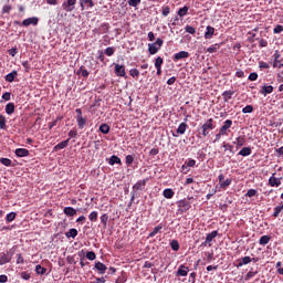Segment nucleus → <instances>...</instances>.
<instances>
[{"label": "nucleus", "mask_w": 283, "mask_h": 283, "mask_svg": "<svg viewBox=\"0 0 283 283\" xmlns=\"http://www.w3.org/2000/svg\"><path fill=\"white\" fill-rule=\"evenodd\" d=\"M163 43H165V41H163V39H160V38H158L156 40V42L149 43L148 44L149 54H151V55L158 54V51L163 48Z\"/></svg>", "instance_id": "1"}, {"label": "nucleus", "mask_w": 283, "mask_h": 283, "mask_svg": "<svg viewBox=\"0 0 283 283\" xmlns=\"http://www.w3.org/2000/svg\"><path fill=\"white\" fill-rule=\"evenodd\" d=\"M213 118L208 119L202 126H201V130H202V136H209V132H211V129H213Z\"/></svg>", "instance_id": "2"}, {"label": "nucleus", "mask_w": 283, "mask_h": 283, "mask_svg": "<svg viewBox=\"0 0 283 283\" xmlns=\"http://www.w3.org/2000/svg\"><path fill=\"white\" fill-rule=\"evenodd\" d=\"M187 127H188L187 122H182L178 126L176 133H172L174 138H178V136H182L187 132Z\"/></svg>", "instance_id": "3"}, {"label": "nucleus", "mask_w": 283, "mask_h": 283, "mask_svg": "<svg viewBox=\"0 0 283 283\" xmlns=\"http://www.w3.org/2000/svg\"><path fill=\"white\" fill-rule=\"evenodd\" d=\"M75 6L76 0H67L62 3V8L65 10V12H73Z\"/></svg>", "instance_id": "4"}, {"label": "nucleus", "mask_w": 283, "mask_h": 283, "mask_svg": "<svg viewBox=\"0 0 283 283\" xmlns=\"http://www.w3.org/2000/svg\"><path fill=\"white\" fill-rule=\"evenodd\" d=\"M21 25L28 28V25H39V18L32 17L22 21Z\"/></svg>", "instance_id": "5"}, {"label": "nucleus", "mask_w": 283, "mask_h": 283, "mask_svg": "<svg viewBox=\"0 0 283 283\" xmlns=\"http://www.w3.org/2000/svg\"><path fill=\"white\" fill-rule=\"evenodd\" d=\"M231 125H233V122L231 119H227L219 132H221L223 136H227V134H229V129H231Z\"/></svg>", "instance_id": "6"}, {"label": "nucleus", "mask_w": 283, "mask_h": 283, "mask_svg": "<svg viewBox=\"0 0 283 283\" xmlns=\"http://www.w3.org/2000/svg\"><path fill=\"white\" fill-rule=\"evenodd\" d=\"M182 59H189V52L180 51V52L176 53L172 57V61H175V62L182 61Z\"/></svg>", "instance_id": "7"}, {"label": "nucleus", "mask_w": 283, "mask_h": 283, "mask_svg": "<svg viewBox=\"0 0 283 283\" xmlns=\"http://www.w3.org/2000/svg\"><path fill=\"white\" fill-rule=\"evenodd\" d=\"M115 74L116 76L125 77L127 73L125 72V65L115 64Z\"/></svg>", "instance_id": "8"}, {"label": "nucleus", "mask_w": 283, "mask_h": 283, "mask_svg": "<svg viewBox=\"0 0 283 283\" xmlns=\"http://www.w3.org/2000/svg\"><path fill=\"white\" fill-rule=\"evenodd\" d=\"M218 238V230H214L206 235L205 244H211Z\"/></svg>", "instance_id": "9"}, {"label": "nucleus", "mask_w": 283, "mask_h": 283, "mask_svg": "<svg viewBox=\"0 0 283 283\" xmlns=\"http://www.w3.org/2000/svg\"><path fill=\"white\" fill-rule=\"evenodd\" d=\"M270 187H280L282 185V181L280 178L275 177V174H273L269 179Z\"/></svg>", "instance_id": "10"}, {"label": "nucleus", "mask_w": 283, "mask_h": 283, "mask_svg": "<svg viewBox=\"0 0 283 283\" xmlns=\"http://www.w3.org/2000/svg\"><path fill=\"white\" fill-rule=\"evenodd\" d=\"M95 269L96 271H98L99 275H105V273L107 272V265L101 262L95 263Z\"/></svg>", "instance_id": "11"}, {"label": "nucleus", "mask_w": 283, "mask_h": 283, "mask_svg": "<svg viewBox=\"0 0 283 283\" xmlns=\"http://www.w3.org/2000/svg\"><path fill=\"white\" fill-rule=\"evenodd\" d=\"M252 259L251 256H243L239 260L238 264H237V269H240L247 264H251Z\"/></svg>", "instance_id": "12"}, {"label": "nucleus", "mask_w": 283, "mask_h": 283, "mask_svg": "<svg viewBox=\"0 0 283 283\" xmlns=\"http://www.w3.org/2000/svg\"><path fill=\"white\" fill-rule=\"evenodd\" d=\"M15 156H18V158H25V156H30V150L25 148H18L15 149Z\"/></svg>", "instance_id": "13"}, {"label": "nucleus", "mask_w": 283, "mask_h": 283, "mask_svg": "<svg viewBox=\"0 0 283 283\" xmlns=\"http://www.w3.org/2000/svg\"><path fill=\"white\" fill-rule=\"evenodd\" d=\"M213 34H216V28L208 25L206 28V32H205V39H212Z\"/></svg>", "instance_id": "14"}, {"label": "nucleus", "mask_w": 283, "mask_h": 283, "mask_svg": "<svg viewBox=\"0 0 283 283\" xmlns=\"http://www.w3.org/2000/svg\"><path fill=\"white\" fill-rule=\"evenodd\" d=\"M260 94H263V96H266L268 94H273V86L272 85H263L261 87Z\"/></svg>", "instance_id": "15"}, {"label": "nucleus", "mask_w": 283, "mask_h": 283, "mask_svg": "<svg viewBox=\"0 0 283 283\" xmlns=\"http://www.w3.org/2000/svg\"><path fill=\"white\" fill-rule=\"evenodd\" d=\"M64 214L67 216L69 218H74L76 216V209L72 207H65L63 210Z\"/></svg>", "instance_id": "16"}, {"label": "nucleus", "mask_w": 283, "mask_h": 283, "mask_svg": "<svg viewBox=\"0 0 283 283\" xmlns=\"http://www.w3.org/2000/svg\"><path fill=\"white\" fill-rule=\"evenodd\" d=\"M67 145H70V139H65L61 143H59L57 145L54 146V151H59L61 149H65V147H67Z\"/></svg>", "instance_id": "17"}, {"label": "nucleus", "mask_w": 283, "mask_h": 283, "mask_svg": "<svg viewBox=\"0 0 283 283\" xmlns=\"http://www.w3.org/2000/svg\"><path fill=\"white\" fill-rule=\"evenodd\" d=\"M188 271H189V268H186L185 265H180L177 271V275H179L180 277H187Z\"/></svg>", "instance_id": "18"}, {"label": "nucleus", "mask_w": 283, "mask_h": 283, "mask_svg": "<svg viewBox=\"0 0 283 283\" xmlns=\"http://www.w3.org/2000/svg\"><path fill=\"white\" fill-rule=\"evenodd\" d=\"M145 185H147V179L139 180V181H137V182L133 186V189H136L137 191H140V190L145 189Z\"/></svg>", "instance_id": "19"}, {"label": "nucleus", "mask_w": 283, "mask_h": 283, "mask_svg": "<svg viewBox=\"0 0 283 283\" xmlns=\"http://www.w3.org/2000/svg\"><path fill=\"white\" fill-rule=\"evenodd\" d=\"M17 76H19V73L17 71H12L11 73L6 75L4 80L7 81V83H13Z\"/></svg>", "instance_id": "20"}, {"label": "nucleus", "mask_w": 283, "mask_h": 283, "mask_svg": "<svg viewBox=\"0 0 283 283\" xmlns=\"http://www.w3.org/2000/svg\"><path fill=\"white\" fill-rule=\"evenodd\" d=\"M77 127L80 129H84L85 125L87 124V119L85 117H76Z\"/></svg>", "instance_id": "21"}, {"label": "nucleus", "mask_w": 283, "mask_h": 283, "mask_svg": "<svg viewBox=\"0 0 283 283\" xmlns=\"http://www.w3.org/2000/svg\"><path fill=\"white\" fill-rule=\"evenodd\" d=\"M6 114H8V116H11V114H14V103H8L6 105Z\"/></svg>", "instance_id": "22"}, {"label": "nucleus", "mask_w": 283, "mask_h": 283, "mask_svg": "<svg viewBox=\"0 0 283 283\" xmlns=\"http://www.w3.org/2000/svg\"><path fill=\"white\" fill-rule=\"evenodd\" d=\"M238 156H251V147H243L239 153Z\"/></svg>", "instance_id": "23"}, {"label": "nucleus", "mask_w": 283, "mask_h": 283, "mask_svg": "<svg viewBox=\"0 0 283 283\" xmlns=\"http://www.w3.org/2000/svg\"><path fill=\"white\" fill-rule=\"evenodd\" d=\"M163 196L164 198L171 200V198H174V190L171 188H167L164 190Z\"/></svg>", "instance_id": "24"}, {"label": "nucleus", "mask_w": 283, "mask_h": 283, "mask_svg": "<svg viewBox=\"0 0 283 283\" xmlns=\"http://www.w3.org/2000/svg\"><path fill=\"white\" fill-rule=\"evenodd\" d=\"M78 235V230L72 228L67 232H65L66 238H76Z\"/></svg>", "instance_id": "25"}, {"label": "nucleus", "mask_w": 283, "mask_h": 283, "mask_svg": "<svg viewBox=\"0 0 283 283\" xmlns=\"http://www.w3.org/2000/svg\"><path fill=\"white\" fill-rule=\"evenodd\" d=\"M269 242H271V237L269 235H262L259 240V244H261L262 247L269 244Z\"/></svg>", "instance_id": "26"}, {"label": "nucleus", "mask_w": 283, "mask_h": 283, "mask_svg": "<svg viewBox=\"0 0 283 283\" xmlns=\"http://www.w3.org/2000/svg\"><path fill=\"white\" fill-rule=\"evenodd\" d=\"M189 12V7L185 6L184 8H180L177 12L178 17H187Z\"/></svg>", "instance_id": "27"}, {"label": "nucleus", "mask_w": 283, "mask_h": 283, "mask_svg": "<svg viewBox=\"0 0 283 283\" xmlns=\"http://www.w3.org/2000/svg\"><path fill=\"white\" fill-rule=\"evenodd\" d=\"M233 94H234L233 91H226V92L222 93V96H223L226 103L231 101Z\"/></svg>", "instance_id": "28"}, {"label": "nucleus", "mask_w": 283, "mask_h": 283, "mask_svg": "<svg viewBox=\"0 0 283 283\" xmlns=\"http://www.w3.org/2000/svg\"><path fill=\"white\" fill-rule=\"evenodd\" d=\"M108 164L112 165V166H114V165H120V159L118 158V156L113 155V156L109 158Z\"/></svg>", "instance_id": "29"}, {"label": "nucleus", "mask_w": 283, "mask_h": 283, "mask_svg": "<svg viewBox=\"0 0 283 283\" xmlns=\"http://www.w3.org/2000/svg\"><path fill=\"white\" fill-rule=\"evenodd\" d=\"M160 231H163V226L159 224L155 227L154 230L149 233V238H154L155 235L160 233Z\"/></svg>", "instance_id": "30"}, {"label": "nucleus", "mask_w": 283, "mask_h": 283, "mask_svg": "<svg viewBox=\"0 0 283 283\" xmlns=\"http://www.w3.org/2000/svg\"><path fill=\"white\" fill-rule=\"evenodd\" d=\"M244 143H247L244 137H237L235 142H233V145H237V147H242L244 146Z\"/></svg>", "instance_id": "31"}, {"label": "nucleus", "mask_w": 283, "mask_h": 283, "mask_svg": "<svg viewBox=\"0 0 283 283\" xmlns=\"http://www.w3.org/2000/svg\"><path fill=\"white\" fill-rule=\"evenodd\" d=\"M46 271H48V270H46L45 268L41 266L40 264H38V265L35 266V273H36L38 275H45Z\"/></svg>", "instance_id": "32"}, {"label": "nucleus", "mask_w": 283, "mask_h": 283, "mask_svg": "<svg viewBox=\"0 0 283 283\" xmlns=\"http://www.w3.org/2000/svg\"><path fill=\"white\" fill-rule=\"evenodd\" d=\"M8 262H10V258L7 254H0V266L8 264Z\"/></svg>", "instance_id": "33"}, {"label": "nucleus", "mask_w": 283, "mask_h": 283, "mask_svg": "<svg viewBox=\"0 0 283 283\" xmlns=\"http://www.w3.org/2000/svg\"><path fill=\"white\" fill-rule=\"evenodd\" d=\"M218 50H220V44H213V45H210V46L207 49V52H209V54H213V53H216Z\"/></svg>", "instance_id": "34"}, {"label": "nucleus", "mask_w": 283, "mask_h": 283, "mask_svg": "<svg viewBox=\"0 0 283 283\" xmlns=\"http://www.w3.org/2000/svg\"><path fill=\"white\" fill-rule=\"evenodd\" d=\"M8 120L6 119V116L0 115V129H8V126L6 125Z\"/></svg>", "instance_id": "35"}, {"label": "nucleus", "mask_w": 283, "mask_h": 283, "mask_svg": "<svg viewBox=\"0 0 283 283\" xmlns=\"http://www.w3.org/2000/svg\"><path fill=\"white\" fill-rule=\"evenodd\" d=\"M170 247H171L172 251H180V243H178V240H172L170 242Z\"/></svg>", "instance_id": "36"}, {"label": "nucleus", "mask_w": 283, "mask_h": 283, "mask_svg": "<svg viewBox=\"0 0 283 283\" xmlns=\"http://www.w3.org/2000/svg\"><path fill=\"white\" fill-rule=\"evenodd\" d=\"M88 220H91V222H96L98 220V212L97 211H93L88 214Z\"/></svg>", "instance_id": "37"}, {"label": "nucleus", "mask_w": 283, "mask_h": 283, "mask_svg": "<svg viewBox=\"0 0 283 283\" xmlns=\"http://www.w3.org/2000/svg\"><path fill=\"white\" fill-rule=\"evenodd\" d=\"M99 132H101L102 134H109V125H107V124H102V125L99 126Z\"/></svg>", "instance_id": "38"}, {"label": "nucleus", "mask_w": 283, "mask_h": 283, "mask_svg": "<svg viewBox=\"0 0 283 283\" xmlns=\"http://www.w3.org/2000/svg\"><path fill=\"white\" fill-rule=\"evenodd\" d=\"M129 74L133 78H138V76H140V71H138V69H130Z\"/></svg>", "instance_id": "39"}, {"label": "nucleus", "mask_w": 283, "mask_h": 283, "mask_svg": "<svg viewBox=\"0 0 283 283\" xmlns=\"http://www.w3.org/2000/svg\"><path fill=\"white\" fill-rule=\"evenodd\" d=\"M282 211H283V203L281 206H277L274 208L273 217L277 218V216H280V213H282Z\"/></svg>", "instance_id": "40"}, {"label": "nucleus", "mask_w": 283, "mask_h": 283, "mask_svg": "<svg viewBox=\"0 0 283 283\" xmlns=\"http://www.w3.org/2000/svg\"><path fill=\"white\" fill-rule=\"evenodd\" d=\"M17 218V212H10L7 214V222H14Z\"/></svg>", "instance_id": "41"}, {"label": "nucleus", "mask_w": 283, "mask_h": 283, "mask_svg": "<svg viewBox=\"0 0 283 283\" xmlns=\"http://www.w3.org/2000/svg\"><path fill=\"white\" fill-rule=\"evenodd\" d=\"M231 179H226L220 184L221 189H227L231 185Z\"/></svg>", "instance_id": "42"}, {"label": "nucleus", "mask_w": 283, "mask_h": 283, "mask_svg": "<svg viewBox=\"0 0 283 283\" xmlns=\"http://www.w3.org/2000/svg\"><path fill=\"white\" fill-rule=\"evenodd\" d=\"M107 220H109V216H107V213L101 216V222L104 227H107Z\"/></svg>", "instance_id": "43"}, {"label": "nucleus", "mask_w": 283, "mask_h": 283, "mask_svg": "<svg viewBox=\"0 0 283 283\" xmlns=\"http://www.w3.org/2000/svg\"><path fill=\"white\" fill-rule=\"evenodd\" d=\"M248 198H253V196H258V190L255 189H249L245 193Z\"/></svg>", "instance_id": "44"}, {"label": "nucleus", "mask_w": 283, "mask_h": 283, "mask_svg": "<svg viewBox=\"0 0 283 283\" xmlns=\"http://www.w3.org/2000/svg\"><path fill=\"white\" fill-rule=\"evenodd\" d=\"M114 52H115L114 48L108 46L105 49L104 53L106 54V56H114Z\"/></svg>", "instance_id": "45"}, {"label": "nucleus", "mask_w": 283, "mask_h": 283, "mask_svg": "<svg viewBox=\"0 0 283 283\" xmlns=\"http://www.w3.org/2000/svg\"><path fill=\"white\" fill-rule=\"evenodd\" d=\"M259 67H260V70H269V67H271V65L266 62L260 61Z\"/></svg>", "instance_id": "46"}, {"label": "nucleus", "mask_w": 283, "mask_h": 283, "mask_svg": "<svg viewBox=\"0 0 283 283\" xmlns=\"http://www.w3.org/2000/svg\"><path fill=\"white\" fill-rule=\"evenodd\" d=\"M0 163H1V165H4V167H10V165H12V160H10L8 158H1Z\"/></svg>", "instance_id": "47"}, {"label": "nucleus", "mask_w": 283, "mask_h": 283, "mask_svg": "<svg viewBox=\"0 0 283 283\" xmlns=\"http://www.w3.org/2000/svg\"><path fill=\"white\" fill-rule=\"evenodd\" d=\"M77 74H81L84 78H87V76H90V72L83 67L80 69Z\"/></svg>", "instance_id": "48"}, {"label": "nucleus", "mask_w": 283, "mask_h": 283, "mask_svg": "<svg viewBox=\"0 0 283 283\" xmlns=\"http://www.w3.org/2000/svg\"><path fill=\"white\" fill-rule=\"evenodd\" d=\"M12 10V6L6 4L2 8V14H10V11Z\"/></svg>", "instance_id": "49"}, {"label": "nucleus", "mask_w": 283, "mask_h": 283, "mask_svg": "<svg viewBox=\"0 0 283 283\" xmlns=\"http://www.w3.org/2000/svg\"><path fill=\"white\" fill-rule=\"evenodd\" d=\"M185 31L188 32V34H196V28L191 25H186Z\"/></svg>", "instance_id": "50"}, {"label": "nucleus", "mask_w": 283, "mask_h": 283, "mask_svg": "<svg viewBox=\"0 0 283 283\" xmlns=\"http://www.w3.org/2000/svg\"><path fill=\"white\" fill-rule=\"evenodd\" d=\"M163 63H164V60L161 56H158L156 60H155V67H163Z\"/></svg>", "instance_id": "51"}, {"label": "nucleus", "mask_w": 283, "mask_h": 283, "mask_svg": "<svg viewBox=\"0 0 283 283\" xmlns=\"http://www.w3.org/2000/svg\"><path fill=\"white\" fill-rule=\"evenodd\" d=\"M243 114H251L253 113V107L251 105H247L245 107L242 108Z\"/></svg>", "instance_id": "52"}, {"label": "nucleus", "mask_w": 283, "mask_h": 283, "mask_svg": "<svg viewBox=\"0 0 283 283\" xmlns=\"http://www.w3.org/2000/svg\"><path fill=\"white\" fill-rule=\"evenodd\" d=\"M273 56H274L273 67H277V60H280V51H275Z\"/></svg>", "instance_id": "53"}, {"label": "nucleus", "mask_w": 283, "mask_h": 283, "mask_svg": "<svg viewBox=\"0 0 283 283\" xmlns=\"http://www.w3.org/2000/svg\"><path fill=\"white\" fill-rule=\"evenodd\" d=\"M86 259H87V260H91V261L96 260V253H94V251L87 252V253H86Z\"/></svg>", "instance_id": "54"}, {"label": "nucleus", "mask_w": 283, "mask_h": 283, "mask_svg": "<svg viewBox=\"0 0 283 283\" xmlns=\"http://www.w3.org/2000/svg\"><path fill=\"white\" fill-rule=\"evenodd\" d=\"M128 6L136 8L137 6H140V0H128Z\"/></svg>", "instance_id": "55"}, {"label": "nucleus", "mask_w": 283, "mask_h": 283, "mask_svg": "<svg viewBox=\"0 0 283 283\" xmlns=\"http://www.w3.org/2000/svg\"><path fill=\"white\" fill-rule=\"evenodd\" d=\"M283 31V25L277 24L274 29H273V33L274 34H281V32Z\"/></svg>", "instance_id": "56"}, {"label": "nucleus", "mask_w": 283, "mask_h": 283, "mask_svg": "<svg viewBox=\"0 0 283 283\" xmlns=\"http://www.w3.org/2000/svg\"><path fill=\"white\" fill-rule=\"evenodd\" d=\"M84 6H87V8H94V0H82Z\"/></svg>", "instance_id": "57"}, {"label": "nucleus", "mask_w": 283, "mask_h": 283, "mask_svg": "<svg viewBox=\"0 0 283 283\" xmlns=\"http://www.w3.org/2000/svg\"><path fill=\"white\" fill-rule=\"evenodd\" d=\"M20 277H21L22 280H24L25 282H28V280H30V273H29V272H22V273L20 274Z\"/></svg>", "instance_id": "58"}, {"label": "nucleus", "mask_w": 283, "mask_h": 283, "mask_svg": "<svg viewBox=\"0 0 283 283\" xmlns=\"http://www.w3.org/2000/svg\"><path fill=\"white\" fill-rule=\"evenodd\" d=\"M22 66L24 67V72H30L31 70L30 62L28 61L22 62Z\"/></svg>", "instance_id": "59"}, {"label": "nucleus", "mask_w": 283, "mask_h": 283, "mask_svg": "<svg viewBox=\"0 0 283 283\" xmlns=\"http://www.w3.org/2000/svg\"><path fill=\"white\" fill-rule=\"evenodd\" d=\"M169 12H171L169 7H163V11H161L163 17H168Z\"/></svg>", "instance_id": "60"}, {"label": "nucleus", "mask_w": 283, "mask_h": 283, "mask_svg": "<svg viewBox=\"0 0 283 283\" xmlns=\"http://www.w3.org/2000/svg\"><path fill=\"white\" fill-rule=\"evenodd\" d=\"M258 272L250 271L245 275V280H251V277H255Z\"/></svg>", "instance_id": "61"}, {"label": "nucleus", "mask_w": 283, "mask_h": 283, "mask_svg": "<svg viewBox=\"0 0 283 283\" xmlns=\"http://www.w3.org/2000/svg\"><path fill=\"white\" fill-rule=\"evenodd\" d=\"M134 163V156L127 155L126 156V165H132Z\"/></svg>", "instance_id": "62"}, {"label": "nucleus", "mask_w": 283, "mask_h": 283, "mask_svg": "<svg viewBox=\"0 0 283 283\" xmlns=\"http://www.w3.org/2000/svg\"><path fill=\"white\" fill-rule=\"evenodd\" d=\"M248 78H249V81H258V73H255V72L250 73Z\"/></svg>", "instance_id": "63"}, {"label": "nucleus", "mask_w": 283, "mask_h": 283, "mask_svg": "<svg viewBox=\"0 0 283 283\" xmlns=\"http://www.w3.org/2000/svg\"><path fill=\"white\" fill-rule=\"evenodd\" d=\"M259 45H260V48H266V45H269V42L266 40H264V39H261L259 41Z\"/></svg>", "instance_id": "64"}]
</instances>
